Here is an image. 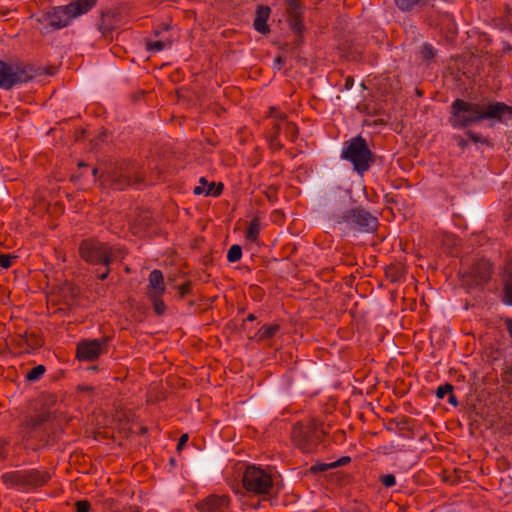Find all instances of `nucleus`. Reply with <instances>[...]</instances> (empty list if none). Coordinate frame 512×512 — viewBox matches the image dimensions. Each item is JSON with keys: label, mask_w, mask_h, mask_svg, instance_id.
I'll use <instances>...</instances> for the list:
<instances>
[{"label": "nucleus", "mask_w": 512, "mask_h": 512, "mask_svg": "<svg viewBox=\"0 0 512 512\" xmlns=\"http://www.w3.org/2000/svg\"><path fill=\"white\" fill-rule=\"evenodd\" d=\"M279 326L278 325H270V326H263L259 329V331L256 334V338L258 341H264L267 339H270L275 336V334L278 332Z\"/></svg>", "instance_id": "22"}, {"label": "nucleus", "mask_w": 512, "mask_h": 512, "mask_svg": "<svg viewBox=\"0 0 512 512\" xmlns=\"http://www.w3.org/2000/svg\"><path fill=\"white\" fill-rule=\"evenodd\" d=\"M324 431L319 430L317 424L313 421L307 423H297L294 425L291 438L296 447L304 453L315 451L321 442Z\"/></svg>", "instance_id": "8"}, {"label": "nucleus", "mask_w": 512, "mask_h": 512, "mask_svg": "<svg viewBox=\"0 0 512 512\" xmlns=\"http://www.w3.org/2000/svg\"><path fill=\"white\" fill-rule=\"evenodd\" d=\"M114 512H139L138 508L135 506H129L127 508H123L121 510H116Z\"/></svg>", "instance_id": "45"}, {"label": "nucleus", "mask_w": 512, "mask_h": 512, "mask_svg": "<svg viewBox=\"0 0 512 512\" xmlns=\"http://www.w3.org/2000/svg\"><path fill=\"white\" fill-rule=\"evenodd\" d=\"M108 337L82 340L77 344L76 356L81 361H94L107 349Z\"/></svg>", "instance_id": "10"}, {"label": "nucleus", "mask_w": 512, "mask_h": 512, "mask_svg": "<svg viewBox=\"0 0 512 512\" xmlns=\"http://www.w3.org/2000/svg\"><path fill=\"white\" fill-rule=\"evenodd\" d=\"M466 135L471 141H473L476 144H478V143L488 144L489 143L487 138L483 137L481 134L476 133L474 131L469 130L466 132Z\"/></svg>", "instance_id": "30"}, {"label": "nucleus", "mask_w": 512, "mask_h": 512, "mask_svg": "<svg viewBox=\"0 0 512 512\" xmlns=\"http://www.w3.org/2000/svg\"><path fill=\"white\" fill-rule=\"evenodd\" d=\"M109 273H110L109 266H106V270H105L103 273L98 274V276H97V277H98L100 280H105V279L108 277Z\"/></svg>", "instance_id": "46"}, {"label": "nucleus", "mask_w": 512, "mask_h": 512, "mask_svg": "<svg viewBox=\"0 0 512 512\" xmlns=\"http://www.w3.org/2000/svg\"><path fill=\"white\" fill-rule=\"evenodd\" d=\"M114 18L115 16L111 14H106L102 16L100 30H102L104 34L112 31L114 28L117 27V22Z\"/></svg>", "instance_id": "23"}, {"label": "nucleus", "mask_w": 512, "mask_h": 512, "mask_svg": "<svg viewBox=\"0 0 512 512\" xmlns=\"http://www.w3.org/2000/svg\"><path fill=\"white\" fill-rule=\"evenodd\" d=\"M172 44V41L169 39V38H165V37H162V38H159L157 40H148L146 42V49L147 51H150V52H160L166 48H169Z\"/></svg>", "instance_id": "20"}, {"label": "nucleus", "mask_w": 512, "mask_h": 512, "mask_svg": "<svg viewBox=\"0 0 512 512\" xmlns=\"http://www.w3.org/2000/svg\"><path fill=\"white\" fill-rule=\"evenodd\" d=\"M15 256L10 254H1L0 255V266L4 269H8L12 266V262L15 259Z\"/></svg>", "instance_id": "32"}, {"label": "nucleus", "mask_w": 512, "mask_h": 512, "mask_svg": "<svg viewBox=\"0 0 512 512\" xmlns=\"http://www.w3.org/2000/svg\"><path fill=\"white\" fill-rule=\"evenodd\" d=\"M97 0H76L66 6L53 8L46 12L40 21L52 29H61L70 24L73 18L88 12L95 6Z\"/></svg>", "instance_id": "7"}, {"label": "nucleus", "mask_w": 512, "mask_h": 512, "mask_svg": "<svg viewBox=\"0 0 512 512\" xmlns=\"http://www.w3.org/2000/svg\"><path fill=\"white\" fill-rule=\"evenodd\" d=\"M449 123L453 128L463 129L483 120L506 121L512 119V106L503 102L481 104L464 99H455L450 106Z\"/></svg>", "instance_id": "1"}, {"label": "nucleus", "mask_w": 512, "mask_h": 512, "mask_svg": "<svg viewBox=\"0 0 512 512\" xmlns=\"http://www.w3.org/2000/svg\"><path fill=\"white\" fill-rule=\"evenodd\" d=\"M24 478L25 490H28L45 485L51 479V475L45 470L29 469L24 470Z\"/></svg>", "instance_id": "13"}, {"label": "nucleus", "mask_w": 512, "mask_h": 512, "mask_svg": "<svg viewBox=\"0 0 512 512\" xmlns=\"http://www.w3.org/2000/svg\"><path fill=\"white\" fill-rule=\"evenodd\" d=\"M453 385L450 384V383H446L444 385H440L437 390H436V396L439 398V399H443L446 395H448L449 393L453 392Z\"/></svg>", "instance_id": "29"}, {"label": "nucleus", "mask_w": 512, "mask_h": 512, "mask_svg": "<svg viewBox=\"0 0 512 512\" xmlns=\"http://www.w3.org/2000/svg\"><path fill=\"white\" fill-rule=\"evenodd\" d=\"M97 172H98V169H97V168H94V169L92 170V174H93L94 176H96V175H97Z\"/></svg>", "instance_id": "50"}, {"label": "nucleus", "mask_w": 512, "mask_h": 512, "mask_svg": "<svg viewBox=\"0 0 512 512\" xmlns=\"http://www.w3.org/2000/svg\"><path fill=\"white\" fill-rule=\"evenodd\" d=\"M380 481L387 488L393 487L396 484V478L393 474L382 475Z\"/></svg>", "instance_id": "33"}, {"label": "nucleus", "mask_w": 512, "mask_h": 512, "mask_svg": "<svg viewBox=\"0 0 512 512\" xmlns=\"http://www.w3.org/2000/svg\"><path fill=\"white\" fill-rule=\"evenodd\" d=\"M423 58L431 59L434 57V48L430 44H425L422 50Z\"/></svg>", "instance_id": "37"}, {"label": "nucleus", "mask_w": 512, "mask_h": 512, "mask_svg": "<svg viewBox=\"0 0 512 512\" xmlns=\"http://www.w3.org/2000/svg\"><path fill=\"white\" fill-rule=\"evenodd\" d=\"M223 184L215 182H208L205 177H201L198 181V185L194 187L193 193L195 195H205L217 197L222 193Z\"/></svg>", "instance_id": "14"}, {"label": "nucleus", "mask_w": 512, "mask_h": 512, "mask_svg": "<svg viewBox=\"0 0 512 512\" xmlns=\"http://www.w3.org/2000/svg\"><path fill=\"white\" fill-rule=\"evenodd\" d=\"M349 461H350L349 457H342L339 460L332 462V464L335 465V468H337V467L347 464Z\"/></svg>", "instance_id": "41"}, {"label": "nucleus", "mask_w": 512, "mask_h": 512, "mask_svg": "<svg viewBox=\"0 0 512 512\" xmlns=\"http://www.w3.org/2000/svg\"><path fill=\"white\" fill-rule=\"evenodd\" d=\"M54 70L22 61L0 60V88L10 90L42 75H53Z\"/></svg>", "instance_id": "3"}, {"label": "nucleus", "mask_w": 512, "mask_h": 512, "mask_svg": "<svg viewBox=\"0 0 512 512\" xmlns=\"http://www.w3.org/2000/svg\"><path fill=\"white\" fill-rule=\"evenodd\" d=\"M76 512H89L90 503L87 500H79L75 503Z\"/></svg>", "instance_id": "35"}, {"label": "nucleus", "mask_w": 512, "mask_h": 512, "mask_svg": "<svg viewBox=\"0 0 512 512\" xmlns=\"http://www.w3.org/2000/svg\"><path fill=\"white\" fill-rule=\"evenodd\" d=\"M448 395H449L448 402L454 406H457L458 400H457L456 396L453 394V392L449 393Z\"/></svg>", "instance_id": "44"}, {"label": "nucleus", "mask_w": 512, "mask_h": 512, "mask_svg": "<svg viewBox=\"0 0 512 512\" xmlns=\"http://www.w3.org/2000/svg\"><path fill=\"white\" fill-rule=\"evenodd\" d=\"M276 63L280 66V65L284 64V59L282 57H277Z\"/></svg>", "instance_id": "48"}, {"label": "nucleus", "mask_w": 512, "mask_h": 512, "mask_svg": "<svg viewBox=\"0 0 512 512\" xmlns=\"http://www.w3.org/2000/svg\"><path fill=\"white\" fill-rule=\"evenodd\" d=\"M335 468V465H333L332 463H319V464H315L311 467V471L313 472H324V471H327L329 469H333Z\"/></svg>", "instance_id": "34"}, {"label": "nucleus", "mask_w": 512, "mask_h": 512, "mask_svg": "<svg viewBox=\"0 0 512 512\" xmlns=\"http://www.w3.org/2000/svg\"><path fill=\"white\" fill-rule=\"evenodd\" d=\"M457 144H458V146H460L461 148H465V147H467V145H468V141H467V140H465V139H463V138H461V137H459V138H458V141H457Z\"/></svg>", "instance_id": "47"}, {"label": "nucleus", "mask_w": 512, "mask_h": 512, "mask_svg": "<svg viewBox=\"0 0 512 512\" xmlns=\"http://www.w3.org/2000/svg\"><path fill=\"white\" fill-rule=\"evenodd\" d=\"M294 18V23H293V28L295 30H300L301 29V21L299 19V16H292Z\"/></svg>", "instance_id": "42"}, {"label": "nucleus", "mask_w": 512, "mask_h": 512, "mask_svg": "<svg viewBox=\"0 0 512 512\" xmlns=\"http://www.w3.org/2000/svg\"><path fill=\"white\" fill-rule=\"evenodd\" d=\"M122 249L113 247L97 239H85L80 243L79 255L91 265L109 266L115 259L122 256Z\"/></svg>", "instance_id": "6"}, {"label": "nucleus", "mask_w": 512, "mask_h": 512, "mask_svg": "<svg viewBox=\"0 0 512 512\" xmlns=\"http://www.w3.org/2000/svg\"><path fill=\"white\" fill-rule=\"evenodd\" d=\"M60 429L49 411L26 416L20 425L19 435L26 449L38 451L54 444Z\"/></svg>", "instance_id": "2"}, {"label": "nucleus", "mask_w": 512, "mask_h": 512, "mask_svg": "<svg viewBox=\"0 0 512 512\" xmlns=\"http://www.w3.org/2000/svg\"><path fill=\"white\" fill-rule=\"evenodd\" d=\"M270 116L271 117H274L276 118L277 120H280V121H284L285 119V114H283L282 112L278 111L276 108L272 107L270 109Z\"/></svg>", "instance_id": "38"}, {"label": "nucleus", "mask_w": 512, "mask_h": 512, "mask_svg": "<svg viewBox=\"0 0 512 512\" xmlns=\"http://www.w3.org/2000/svg\"><path fill=\"white\" fill-rule=\"evenodd\" d=\"M45 371H46V368L44 365H41V364L37 365L27 372L25 378H26V380H28L30 382H36L42 378Z\"/></svg>", "instance_id": "24"}, {"label": "nucleus", "mask_w": 512, "mask_h": 512, "mask_svg": "<svg viewBox=\"0 0 512 512\" xmlns=\"http://www.w3.org/2000/svg\"><path fill=\"white\" fill-rule=\"evenodd\" d=\"M2 481L8 488L25 490L24 470L6 472L2 475Z\"/></svg>", "instance_id": "17"}, {"label": "nucleus", "mask_w": 512, "mask_h": 512, "mask_svg": "<svg viewBox=\"0 0 512 512\" xmlns=\"http://www.w3.org/2000/svg\"><path fill=\"white\" fill-rule=\"evenodd\" d=\"M243 487L256 495L269 494L273 480L271 475L264 469L256 466H248L243 474Z\"/></svg>", "instance_id": "9"}, {"label": "nucleus", "mask_w": 512, "mask_h": 512, "mask_svg": "<svg viewBox=\"0 0 512 512\" xmlns=\"http://www.w3.org/2000/svg\"><path fill=\"white\" fill-rule=\"evenodd\" d=\"M271 9L269 6L261 5L258 6L253 22L254 29L261 33L266 34L270 31L267 21L269 19Z\"/></svg>", "instance_id": "15"}, {"label": "nucleus", "mask_w": 512, "mask_h": 512, "mask_svg": "<svg viewBox=\"0 0 512 512\" xmlns=\"http://www.w3.org/2000/svg\"><path fill=\"white\" fill-rule=\"evenodd\" d=\"M256 319L254 314H249L246 318L247 321H254Z\"/></svg>", "instance_id": "49"}, {"label": "nucleus", "mask_w": 512, "mask_h": 512, "mask_svg": "<svg viewBox=\"0 0 512 512\" xmlns=\"http://www.w3.org/2000/svg\"><path fill=\"white\" fill-rule=\"evenodd\" d=\"M341 158L349 161L359 175L367 172L374 163V155L362 136L353 137L344 143Z\"/></svg>", "instance_id": "5"}, {"label": "nucleus", "mask_w": 512, "mask_h": 512, "mask_svg": "<svg viewBox=\"0 0 512 512\" xmlns=\"http://www.w3.org/2000/svg\"><path fill=\"white\" fill-rule=\"evenodd\" d=\"M8 442L0 439V459H5L7 455Z\"/></svg>", "instance_id": "39"}, {"label": "nucleus", "mask_w": 512, "mask_h": 512, "mask_svg": "<svg viewBox=\"0 0 512 512\" xmlns=\"http://www.w3.org/2000/svg\"><path fill=\"white\" fill-rule=\"evenodd\" d=\"M330 219L344 230L360 233L374 232L379 223L377 217L363 207L344 210L334 208Z\"/></svg>", "instance_id": "4"}, {"label": "nucleus", "mask_w": 512, "mask_h": 512, "mask_svg": "<svg viewBox=\"0 0 512 512\" xmlns=\"http://www.w3.org/2000/svg\"><path fill=\"white\" fill-rule=\"evenodd\" d=\"M505 325L510 337L512 338V318H507L505 320Z\"/></svg>", "instance_id": "43"}, {"label": "nucleus", "mask_w": 512, "mask_h": 512, "mask_svg": "<svg viewBox=\"0 0 512 512\" xmlns=\"http://www.w3.org/2000/svg\"><path fill=\"white\" fill-rule=\"evenodd\" d=\"M284 128L287 137L294 141L298 135L297 126L293 122H283V123H275V136L279 134L280 130Z\"/></svg>", "instance_id": "21"}, {"label": "nucleus", "mask_w": 512, "mask_h": 512, "mask_svg": "<svg viewBox=\"0 0 512 512\" xmlns=\"http://www.w3.org/2000/svg\"><path fill=\"white\" fill-rule=\"evenodd\" d=\"M153 302L154 310L157 315H162L165 312L166 306L161 299L162 295H148Z\"/></svg>", "instance_id": "27"}, {"label": "nucleus", "mask_w": 512, "mask_h": 512, "mask_svg": "<svg viewBox=\"0 0 512 512\" xmlns=\"http://www.w3.org/2000/svg\"><path fill=\"white\" fill-rule=\"evenodd\" d=\"M501 378L505 383L512 384V362L504 363Z\"/></svg>", "instance_id": "28"}, {"label": "nucleus", "mask_w": 512, "mask_h": 512, "mask_svg": "<svg viewBox=\"0 0 512 512\" xmlns=\"http://www.w3.org/2000/svg\"><path fill=\"white\" fill-rule=\"evenodd\" d=\"M492 274V265L488 260L478 261L471 269L472 284L482 286L487 283Z\"/></svg>", "instance_id": "12"}, {"label": "nucleus", "mask_w": 512, "mask_h": 512, "mask_svg": "<svg viewBox=\"0 0 512 512\" xmlns=\"http://www.w3.org/2000/svg\"><path fill=\"white\" fill-rule=\"evenodd\" d=\"M242 257V248L239 245H232L227 253V260L230 263L237 262Z\"/></svg>", "instance_id": "26"}, {"label": "nucleus", "mask_w": 512, "mask_h": 512, "mask_svg": "<svg viewBox=\"0 0 512 512\" xmlns=\"http://www.w3.org/2000/svg\"><path fill=\"white\" fill-rule=\"evenodd\" d=\"M230 498L227 495H209L196 504L199 512H227Z\"/></svg>", "instance_id": "11"}, {"label": "nucleus", "mask_w": 512, "mask_h": 512, "mask_svg": "<svg viewBox=\"0 0 512 512\" xmlns=\"http://www.w3.org/2000/svg\"><path fill=\"white\" fill-rule=\"evenodd\" d=\"M109 185L115 190H123L126 187L132 185V180L126 174H123L121 171H114L107 176L105 179Z\"/></svg>", "instance_id": "18"}, {"label": "nucleus", "mask_w": 512, "mask_h": 512, "mask_svg": "<svg viewBox=\"0 0 512 512\" xmlns=\"http://www.w3.org/2000/svg\"><path fill=\"white\" fill-rule=\"evenodd\" d=\"M288 8L287 11L291 16H300V7L298 0H286Z\"/></svg>", "instance_id": "31"}, {"label": "nucleus", "mask_w": 512, "mask_h": 512, "mask_svg": "<svg viewBox=\"0 0 512 512\" xmlns=\"http://www.w3.org/2000/svg\"><path fill=\"white\" fill-rule=\"evenodd\" d=\"M189 439V436L188 434H183L181 435V437L179 438V441H178V444H177V449L178 450H181L182 447L186 444V442L188 441Z\"/></svg>", "instance_id": "40"}, {"label": "nucleus", "mask_w": 512, "mask_h": 512, "mask_svg": "<svg viewBox=\"0 0 512 512\" xmlns=\"http://www.w3.org/2000/svg\"><path fill=\"white\" fill-rule=\"evenodd\" d=\"M503 302L506 305L512 306V262L506 268L503 289Z\"/></svg>", "instance_id": "19"}, {"label": "nucleus", "mask_w": 512, "mask_h": 512, "mask_svg": "<svg viewBox=\"0 0 512 512\" xmlns=\"http://www.w3.org/2000/svg\"><path fill=\"white\" fill-rule=\"evenodd\" d=\"M149 288L148 295H163L165 292L164 277L162 271L154 269L150 272L149 277Z\"/></svg>", "instance_id": "16"}, {"label": "nucleus", "mask_w": 512, "mask_h": 512, "mask_svg": "<svg viewBox=\"0 0 512 512\" xmlns=\"http://www.w3.org/2000/svg\"><path fill=\"white\" fill-rule=\"evenodd\" d=\"M192 285L190 281H187L178 287L180 297H185L191 292Z\"/></svg>", "instance_id": "36"}, {"label": "nucleus", "mask_w": 512, "mask_h": 512, "mask_svg": "<svg viewBox=\"0 0 512 512\" xmlns=\"http://www.w3.org/2000/svg\"><path fill=\"white\" fill-rule=\"evenodd\" d=\"M259 231H260V226H259V222L257 219H253L248 228H247V231H246V238L249 240V241H255L257 238H258V235H259Z\"/></svg>", "instance_id": "25"}, {"label": "nucleus", "mask_w": 512, "mask_h": 512, "mask_svg": "<svg viewBox=\"0 0 512 512\" xmlns=\"http://www.w3.org/2000/svg\"><path fill=\"white\" fill-rule=\"evenodd\" d=\"M160 34H161V32H160V31H157V30L155 31V36H156V37H159V36H160Z\"/></svg>", "instance_id": "51"}]
</instances>
